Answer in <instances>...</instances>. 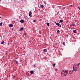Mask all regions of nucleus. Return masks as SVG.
Segmentation results:
<instances>
[{"label": "nucleus", "instance_id": "1", "mask_svg": "<svg viewBox=\"0 0 80 80\" xmlns=\"http://www.w3.org/2000/svg\"><path fill=\"white\" fill-rule=\"evenodd\" d=\"M68 70H62L61 73L62 77H65V76H67L68 74Z\"/></svg>", "mask_w": 80, "mask_h": 80}, {"label": "nucleus", "instance_id": "2", "mask_svg": "<svg viewBox=\"0 0 80 80\" xmlns=\"http://www.w3.org/2000/svg\"><path fill=\"white\" fill-rule=\"evenodd\" d=\"M79 65H80V63L77 64H74L73 65V68H79Z\"/></svg>", "mask_w": 80, "mask_h": 80}, {"label": "nucleus", "instance_id": "3", "mask_svg": "<svg viewBox=\"0 0 80 80\" xmlns=\"http://www.w3.org/2000/svg\"><path fill=\"white\" fill-rule=\"evenodd\" d=\"M73 70H74V72H77V71H78V68H73Z\"/></svg>", "mask_w": 80, "mask_h": 80}, {"label": "nucleus", "instance_id": "4", "mask_svg": "<svg viewBox=\"0 0 80 80\" xmlns=\"http://www.w3.org/2000/svg\"><path fill=\"white\" fill-rule=\"evenodd\" d=\"M74 72V70H70L69 71V74H70V75L72 74L73 73V72Z\"/></svg>", "mask_w": 80, "mask_h": 80}, {"label": "nucleus", "instance_id": "5", "mask_svg": "<svg viewBox=\"0 0 80 80\" xmlns=\"http://www.w3.org/2000/svg\"><path fill=\"white\" fill-rule=\"evenodd\" d=\"M29 15L30 17H32V12L30 11L29 12Z\"/></svg>", "mask_w": 80, "mask_h": 80}, {"label": "nucleus", "instance_id": "6", "mask_svg": "<svg viewBox=\"0 0 80 80\" xmlns=\"http://www.w3.org/2000/svg\"><path fill=\"white\" fill-rule=\"evenodd\" d=\"M34 72H35V71H30V73L31 74H33Z\"/></svg>", "mask_w": 80, "mask_h": 80}, {"label": "nucleus", "instance_id": "7", "mask_svg": "<svg viewBox=\"0 0 80 80\" xmlns=\"http://www.w3.org/2000/svg\"><path fill=\"white\" fill-rule=\"evenodd\" d=\"M21 23H24V20H21L20 21Z\"/></svg>", "mask_w": 80, "mask_h": 80}, {"label": "nucleus", "instance_id": "8", "mask_svg": "<svg viewBox=\"0 0 80 80\" xmlns=\"http://www.w3.org/2000/svg\"><path fill=\"white\" fill-rule=\"evenodd\" d=\"M43 52H47V49H43Z\"/></svg>", "mask_w": 80, "mask_h": 80}, {"label": "nucleus", "instance_id": "9", "mask_svg": "<svg viewBox=\"0 0 80 80\" xmlns=\"http://www.w3.org/2000/svg\"><path fill=\"white\" fill-rule=\"evenodd\" d=\"M73 32L74 33H77V30H73Z\"/></svg>", "mask_w": 80, "mask_h": 80}, {"label": "nucleus", "instance_id": "10", "mask_svg": "<svg viewBox=\"0 0 80 80\" xmlns=\"http://www.w3.org/2000/svg\"><path fill=\"white\" fill-rule=\"evenodd\" d=\"M23 28L22 27L19 30V31H22L23 30Z\"/></svg>", "mask_w": 80, "mask_h": 80}, {"label": "nucleus", "instance_id": "11", "mask_svg": "<svg viewBox=\"0 0 80 80\" xmlns=\"http://www.w3.org/2000/svg\"><path fill=\"white\" fill-rule=\"evenodd\" d=\"M40 7H41V8H43V7H44V6H43V5L40 4Z\"/></svg>", "mask_w": 80, "mask_h": 80}, {"label": "nucleus", "instance_id": "12", "mask_svg": "<svg viewBox=\"0 0 80 80\" xmlns=\"http://www.w3.org/2000/svg\"><path fill=\"white\" fill-rule=\"evenodd\" d=\"M9 27H13V25L10 24L9 25Z\"/></svg>", "mask_w": 80, "mask_h": 80}, {"label": "nucleus", "instance_id": "13", "mask_svg": "<svg viewBox=\"0 0 80 80\" xmlns=\"http://www.w3.org/2000/svg\"><path fill=\"white\" fill-rule=\"evenodd\" d=\"M60 33V30H58L57 31V33L58 34V33Z\"/></svg>", "mask_w": 80, "mask_h": 80}, {"label": "nucleus", "instance_id": "14", "mask_svg": "<svg viewBox=\"0 0 80 80\" xmlns=\"http://www.w3.org/2000/svg\"><path fill=\"white\" fill-rule=\"evenodd\" d=\"M47 24L48 25V27H49V26H50V24H49V23L47 22Z\"/></svg>", "mask_w": 80, "mask_h": 80}, {"label": "nucleus", "instance_id": "15", "mask_svg": "<svg viewBox=\"0 0 80 80\" xmlns=\"http://www.w3.org/2000/svg\"><path fill=\"white\" fill-rule=\"evenodd\" d=\"M62 44H63V45H64V46H65V42H62Z\"/></svg>", "mask_w": 80, "mask_h": 80}, {"label": "nucleus", "instance_id": "16", "mask_svg": "<svg viewBox=\"0 0 80 80\" xmlns=\"http://www.w3.org/2000/svg\"><path fill=\"white\" fill-rule=\"evenodd\" d=\"M56 24L57 25H58V26H59V25H60L59 23H56Z\"/></svg>", "mask_w": 80, "mask_h": 80}, {"label": "nucleus", "instance_id": "17", "mask_svg": "<svg viewBox=\"0 0 80 80\" xmlns=\"http://www.w3.org/2000/svg\"><path fill=\"white\" fill-rule=\"evenodd\" d=\"M52 8H55V5H52Z\"/></svg>", "mask_w": 80, "mask_h": 80}, {"label": "nucleus", "instance_id": "18", "mask_svg": "<svg viewBox=\"0 0 80 80\" xmlns=\"http://www.w3.org/2000/svg\"><path fill=\"white\" fill-rule=\"evenodd\" d=\"M52 66H53V67H55V63L53 64Z\"/></svg>", "mask_w": 80, "mask_h": 80}, {"label": "nucleus", "instance_id": "19", "mask_svg": "<svg viewBox=\"0 0 80 80\" xmlns=\"http://www.w3.org/2000/svg\"><path fill=\"white\" fill-rule=\"evenodd\" d=\"M60 22L61 23H62V22H63V20L62 19H61L60 20Z\"/></svg>", "mask_w": 80, "mask_h": 80}, {"label": "nucleus", "instance_id": "20", "mask_svg": "<svg viewBox=\"0 0 80 80\" xmlns=\"http://www.w3.org/2000/svg\"><path fill=\"white\" fill-rule=\"evenodd\" d=\"M4 43H5V42L4 41H2L1 42V44H3Z\"/></svg>", "mask_w": 80, "mask_h": 80}, {"label": "nucleus", "instance_id": "21", "mask_svg": "<svg viewBox=\"0 0 80 80\" xmlns=\"http://www.w3.org/2000/svg\"><path fill=\"white\" fill-rule=\"evenodd\" d=\"M2 25V22H1L0 23V26Z\"/></svg>", "mask_w": 80, "mask_h": 80}, {"label": "nucleus", "instance_id": "22", "mask_svg": "<svg viewBox=\"0 0 80 80\" xmlns=\"http://www.w3.org/2000/svg\"><path fill=\"white\" fill-rule=\"evenodd\" d=\"M16 63V64H18V62L16 60H15Z\"/></svg>", "mask_w": 80, "mask_h": 80}, {"label": "nucleus", "instance_id": "23", "mask_svg": "<svg viewBox=\"0 0 80 80\" xmlns=\"http://www.w3.org/2000/svg\"><path fill=\"white\" fill-rule=\"evenodd\" d=\"M72 25L73 26V27H74V26H75V25L74 24H72Z\"/></svg>", "mask_w": 80, "mask_h": 80}, {"label": "nucleus", "instance_id": "24", "mask_svg": "<svg viewBox=\"0 0 80 80\" xmlns=\"http://www.w3.org/2000/svg\"><path fill=\"white\" fill-rule=\"evenodd\" d=\"M34 68H35L36 67V66L35 65V64L34 65Z\"/></svg>", "mask_w": 80, "mask_h": 80}, {"label": "nucleus", "instance_id": "25", "mask_svg": "<svg viewBox=\"0 0 80 80\" xmlns=\"http://www.w3.org/2000/svg\"><path fill=\"white\" fill-rule=\"evenodd\" d=\"M33 22H36V20H33Z\"/></svg>", "mask_w": 80, "mask_h": 80}, {"label": "nucleus", "instance_id": "26", "mask_svg": "<svg viewBox=\"0 0 80 80\" xmlns=\"http://www.w3.org/2000/svg\"><path fill=\"white\" fill-rule=\"evenodd\" d=\"M58 7H59V8H61V6H58Z\"/></svg>", "mask_w": 80, "mask_h": 80}, {"label": "nucleus", "instance_id": "27", "mask_svg": "<svg viewBox=\"0 0 80 80\" xmlns=\"http://www.w3.org/2000/svg\"><path fill=\"white\" fill-rule=\"evenodd\" d=\"M13 78H15V76H13Z\"/></svg>", "mask_w": 80, "mask_h": 80}, {"label": "nucleus", "instance_id": "28", "mask_svg": "<svg viewBox=\"0 0 80 80\" xmlns=\"http://www.w3.org/2000/svg\"><path fill=\"white\" fill-rule=\"evenodd\" d=\"M43 2L45 4H46V2L44 1V2Z\"/></svg>", "mask_w": 80, "mask_h": 80}, {"label": "nucleus", "instance_id": "29", "mask_svg": "<svg viewBox=\"0 0 80 80\" xmlns=\"http://www.w3.org/2000/svg\"><path fill=\"white\" fill-rule=\"evenodd\" d=\"M59 13V12H58L57 13V15H58V14Z\"/></svg>", "mask_w": 80, "mask_h": 80}, {"label": "nucleus", "instance_id": "30", "mask_svg": "<svg viewBox=\"0 0 80 80\" xmlns=\"http://www.w3.org/2000/svg\"><path fill=\"white\" fill-rule=\"evenodd\" d=\"M70 6H71V7H73V5H71Z\"/></svg>", "mask_w": 80, "mask_h": 80}, {"label": "nucleus", "instance_id": "31", "mask_svg": "<svg viewBox=\"0 0 80 80\" xmlns=\"http://www.w3.org/2000/svg\"><path fill=\"white\" fill-rule=\"evenodd\" d=\"M59 26L60 27H62V26L61 25H59Z\"/></svg>", "mask_w": 80, "mask_h": 80}, {"label": "nucleus", "instance_id": "32", "mask_svg": "<svg viewBox=\"0 0 80 80\" xmlns=\"http://www.w3.org/2000/svg\"><path fill=\"white\" fill-rule=\"evenodd\" d=\"M5 55H7V53L6 52V53H5Z\"/></svg>", "mask_w": 80, "mask_h": 80}, {"label": "nucleus", "instance_id": "33", "mask_svg": "<svg viewBox=\"0 0 80 80\" xmlns=\"http://www.w3.org/2000/svg\"><path fill=\"white\" fill-rule=\"evenodd\" d=\"M12 30H13V28H12Z\"/></svg>", "mask_w": 80, "mask_h": 80}, {"label": "nucleus", "instance_id": "34", "mask_svg": "<svg viewBox=\"0 0 80 80\" xmlns=\"http://www.w3.org/2000/svg\"><path fill=\"white\" fill-rule=\"evenodd\" d=\"M54 23H56V21H55V22H54Z\"/></svg>", "mask_w": 80, "mask_h": 80}, {"label": "nucleus", "instance_id": "35", "mask_svg": "<svg viewBox=\"0 0 80 80\" xmlns=\"http://www.w3.org/2000/svg\"><path fill=\"white\" fill-rule=\"evenodd\" d=\"M8 45H9V44L8 43Z\"/></svg>", "mask_w": 80, "mask_h": 80}, {"label": "nucleus", "instance_id": "36", "mask_svg": "<svg viewBox=\"0 0 80 80\" xmlns=\"http://www.w3.org/2000/svg\"><path fill=\"white\" fill-rule=\"evenodd\" d=\"M57 70V69H56L55 70Z\"/></svg>", "mask_w": 80, "mask_h": 80}, {"label": "nucleus", "instance_id": "37", "mask_svg": "<svg viewBox=\"0 0 80 80\" xmlns=\"http://www.w3.org/2000/svg\"><path fill=\"white\" fill-rule=\"evenodd\" d=\"M0 18H1V17L0 16Z\"/></svg>", "mask_w": 80, "mask_h": 80}, {"label": "nucleus", "instance_id": "38", "mask_svg": "<svg viewBox=\"0 0 80 80\" xmlns=\"http://www.w3.org/2000/svg\"><path fill=\"white\" fill-rule=\"evenodd\" d=\"M77 34V35H78V34Z\"/></svg>", "mask_w": 80, "mask_h": 80}]
</instances>
